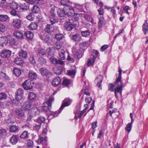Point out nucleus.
I'll return each mask as SVG.
<instances>
[{"instance_id": "1", "label": "nucleus", "mask_w": 148, "mask_h": 148, "mask_svg": "<svg viewBox=\"0 0 148 148\" xmlns=\"http://www.w3.org/2000/svg\"><path fill=\"white\" fill-rule=\"evenodd\" d=\"M119 75L117 78L115 83V85L118 86L115 88L114 90L115 95L116 97H117V93H119L120 95H121L122 90L123 84L121 82L122 70L120 67L119 68Z\"/></svg>"}, {"instance_id": "2", "label": "nucleus", "mask_w": 148, "mask_h": 148, "mask_svg": "<svg viewBox=\"0 0 148 148\" xmlns=\"http://www.w3.org/2000/svg\"><path fill=\"white\" fill-rule=\"evenodd\" d=\"M75 5L74 4H72L70 6H67L64 8V10L65 12L66 16H72L74 14V10L73 8V5Z\"/></svg>"}, {"instance_id": "3", "label": "nucleus", "mask_w": 148, "mask_h": 148, "mask_svg": "<svg viewBox=\"0 0 148 148\" xmlns=\"http://www.w3.org/2000/svg\"><path fill=\"white\" fill-rule=\"evenodd\" d=\"M54 99L53 97H51L45 103L47 105V106H43L42 108V110L46 112L48 111L50 112V108H51V103Z\"/></svg>"}, {"instance_id": "4", "label": "nucleus", "mask_w": 148, "mask_h": 148, "mask_svg": "<svg viewBox=\"0 0 148 148\" xmlns=\"http://www.w3.org/2000/svg\"><path fill=\"white\" fill-rule=\"evenodd\" d=\"M55 10L54 9L52 8L50 11L49 17L50 21L52 24L53 25L58 22L57 18L56 16Z\"/></svg>"}, {"instance_id": "5", "label": "nucleus", "mask_w": 148, "mask_h": 148, "mask_svg": "<svg viewBox=\"0 0 148 148\" xmlns=\"http://www.w3.org/2000/svg\"><path fill=\"white\" fill-rule=\"evenodd\" d=\"M41 38L44 40L47 43L50 44L53 41L52 38L51 37L48 33H45L42 35Z\"/></svg>"}, {"instance_id": "6", "label": "nucleus", "mask_w": 148, "mask_h": 148, "mask_svg": "<svg viewBox=\"0 0 148 148\" xmlns=\"http://www.w3.org/2000/svg\"><path fill=\"white\" fill-rule=\"evenodd\" d=\"M34 83L31 82L29 80H26L22 84L24 89L25 90H29L31 89L33 87Z\"/></svg>"}, {"instance_id": "7", "label": "nucleus", "mask_w": 148, "mask_h": 148, "mask_svg": "<svg viewBox=\"0 0 148 148\" xmlns=\"http://www.w3.org/2000/svg\"><path fill=\"white\" fill-rule=\"evenodd\" d=\"M40 73L42 76L49 77L52 75V73L45 68L42 67L39 70Z\"/></svg>"}, {"instance_id": "8", "label": "nucleus", "mask_w": 148, "mask_h": 148, "mask_svg": "<svg viewBox=\"0 0 148 148\" xmlns=\"http://www.w3.org/2000/svg\"><path fill=\"white\" fill-rule=\"evenodd\" d=\"M11 54V51L8 49H3L1 51L0 56L2 58H8L10 56Z\"/></svg>"}, {"instance_id": "9", "label": "nucleus", "mask_w": 148, "mask_h": 148, "mask_svg": "<svg viewBox=\"0 0 148 148\" xmlns=\"http://www.w3.org/2000/svg\"><path fill=\"white\" fill-rule=\"evenodd\" d=\"M22 21L19 19H15L13 20L12 25L13 27L18 29L21 26Z\"/></svg>"}, {"instance_id": "10", "label": "nucleus", "mask_w": 148, "mask_h": 148, "mask_svg": "<svg viewBox=\"0 0 148 148\" xmlns=\"http://www.w3.org/2000/svg\"><path fill=\"white\" fill-rule=\"evenodd\" d=\"M63 101V102L60 108V110H62L64 107L69 106L72 102V100L69 98H67Z\"/></svg>"}, {"instance_id": "11", "label": "nucleus", "mask_w": 148, "mask_h": 148, "mask_svg": "<svg viewBox=\"0 0 148 148\" xmlns=\"http://www.w3.org/2000/svg\"><path fill=\"white\" fill-rule=\"evenodd\" d=\"M21 107L25 110H29V112L30 114L31 104L30 103L25 102L23 104L21 105Z\"/></svg>"}, {"instance_id": "12", "label": "nucleus", "mask_w": 148, "mask_h": 148, "mask_svg": "<svg viewBox=\"0 0 148 148\" xmlns=\"http://www.w3.org/2000/svg\"><path fill=\"white\" fill-rule=\"evenodd\" d=\"M16 114L20 117L23 116L25 115L24 112L21 108H16L15 110Z\"/></svg>"}, {"instance_id": "13", "label": "nucleus", "mask_w": 148, "mask_h": 148, "mask_svg": "<svg viewBox=\"0 0 148 148\" xmlns=\"http://www.w3.org/2000/svg\"><path fill=\"white\" fill-rule=\"evenodd\" d=\"M7 38L5 37H2L0 38V47H3L5 46L8 42Z\"/></svg>"}, {"instance_id": "14", "label": "nucleus", "mask_w": 148, "mask_h": 148, "mask_svg": "<svg viewBox=\"0 0 148 148\" xmlns=\"http://www.w3.org/2000/svg\"><path fill=\"white\" fill-rule=\"evenodd\" d=\"M61 83V79L59 77H57L53 79L52 84L54 86H57Z\"/></svg>"}, {"instance_id": "15", "label": "nucleus", "mask_w": 148, "mask_h": 148, "mask_svg": "<svg viewBox=\"0 0 148 148\" xmlns=\"http://www.w3.org/2000/svg\"><path fill=\"white\" fill-rule=\"evenodd\" d=\"M28 77L29 79L34 80L36 79L37 75L36 73L33 71H30L29 73Z\"/></svg>"}, {"instance_id": "16", "label": "nucleus", "mask_w": 148, "mask_h": 148, "mask_svg": "<svg viewBox=\"0 0 148 148\" xmlns=\"http://www.w3.org/2000/svg\"><path fill=\"white\" fill-rule=\"evenodd\" d=\"M106 21L102 17H100L99 18V22L98 23V29L100 30V28L105 24Z\"/></svg>"}, {"instance_id": "17", "label": "nucleus", "mask_w": 148, "mask_h": 148, "mask_svg": "<svg viewBox=\"0 0 148 148\" xmlns=\"http://www.w3.org/2000/svg\"><path fill=\"white\" fill-rule=\"evenodd\" d=\"M13 35L15 37L18 39H21L23 38V33L20 31H15L13 33Z\"/></svg>"}, {"instance_id": "18", "label": "nucleus", "mask_w": 148, "mask_h": 148, "mask_svg": "<svg viewBox=\"0 0 148 148\" xmlns=\"http://www.w3.org/2000/svg\"><path fill=\"white\" fill-rule=\"evenodd\" d=\"M13 62L17 65L21 66L23 65V60L19 58H15L13 61Z\"/></svg>"}, {"instance_id": "19", "label": "nucleus", "mask_w": 148, "mask_h": 148, "mask_svg": "<svg viewBox=\"0 0 148 148\" xmlns=\"http://www.w3.org/2000/svg\"><path fill=\"white\" fill-rule=\"evenodd\" d=\"M30 112V113H31L33 115H36L40 114V111L38 108L34 107L31 109Z\"/></svg>"}, {"instance_id": "20", "label": "nucleus", "mask_w": 148, "mask_h": 148, "mask_svg": "<svg viewBox=\"0 0 148 148\" xmlns=\"http://www.w3.org/2000/svg\"><path fill=\"white\" fill-rule=\"evenodd\" d=\"M18 54L20 57L24 58H26L27 56V52L22 49L19 51Z\"/></svg>"}, {"instance_id": "21", "label": "nucleus", "mask_w": 148, "mask_h": 148, "mask_svg": "<svg viewBox=\"0 0 148 148\" xmlns=\"http://www.w3.org/2000/svg\"><path fill=\"white\" fill-rule=\"evenodd\" d=\"M65 52L64 50L61 49L59 50L58 53L59 58L61 60H64L65 58Z\"/></svg>"}, {"instance_id": "22", "label": "nucleus", "mask_w": 148, "mask_h": 148, "mask_svg": "<svg viewBox=\"0 0 148 148\" xmlns=\"http://www.w3.org/2000/svg\"><path fill=\"white\" fill-rule=\"evenodd\" d=\"M65 29L68 31L71 30L74 27V25L71 22H67L64 24Z\"/></svg>"}, {"instance_id": "23", "label": "nucleus", "mask_w": 148, "mask_h": 148, "mask_svg": "<svg viewBox=\"0 0 148 148\" xmlns=\"http://www.w3.org/2000/svg\"><path fill=\"white\" fill-rule=\"evenodd\" d=\"M82 53L81 51L78 50L73 53V56L74 57L78 59L79 58L82 56Z\"/></svg>"}, {"instance_id": "24", "label": "nucleus", "mask_w": 148, "mask_h": 148, "mask_svg": "<svg viewBox=\"0 0 148 148\" xmlns=\"http://www.w3.org/2000/svg\"><path fill=\"white\" fill-rule=\"evenodd\" d=\"M103 77L102 75H100L98 76L97 79V81L98 83L97 85V87L98 88H100L101 89V84L102 82Z\"/></svg>"}, {"instance_id": "25", "label": "nucleus", "mask_w": 148, "mask_h": 148, "mask_svg": "<svg viewBox=\"0 0 148 148\" xmlns=\"http://www.w3.org/2000/svg\"><path fill=\"white\" fill-rule=\"evenodd\" d=\"M29 5L27 3H23L20 5V8L23 10H28L29 8Z\"/></svg>"}, {"instance_id": "26", "label": "nucleus", "mask_w": 148, "mask_h": 148, "mask_svg": "<svg viewBox=\"0 0 148 148\" xmlns=\"http://www.w3.org/2000/svg\"><path fill=\"white\" fill-rule=\"evenodd\" d=\"M10 7L12 9H17L18 8V5L17 3L14 1H12L10 2Z\"/></svg>"}, {"instance_id": "27", "label": "nucleus", "mask_w": 148, "mask_h": 148, "mask_svg": "<svg viewBox=\"0 0 148 148\" xmlns=\"http://www.w3.org/2000/svg\"><path fill=\"white\" fill-rule=\"evenodd\" d=\"M13 73L17 77H19L21 73V70L19 69L15 68L13 69Z\"/></svg>"}, {"instance_id": "28", "label": "nucleus", "mask_w": 148, "mask_h": 148, "mask_svg": "<svg viewBox=\"0 0 148 148\" xmlns=\"http://www.w3.org/2000/svg\"><path fill=\"white\" fill-rule=\"evenodd\" d=\"M36 95L34 93L32 92L29 93L28 97L29 100H34L36 99Z\"/></svg>"}, {"instance_id": "29", "label": "nucleus", "mask_w": 148, "mask_h": 148, "mask_svg": "<svg viewBox=\"0 0 148 148\" xmlns=\"http://www.w3.org/2000/svg\"><path fill=\"white\" fill-rule=\"evenodd\" d=\"M29 29L32 30H35L37 27V25L34 22H32L28 26Z\"/></svg>"}, {"instance_id": "30", "label": "nucleus", "mask_w": 148, "mask_h": 148, "mask_svg": "<svg viewBox=\"0 0 148 148\" xmlns=\"http://www.w3.org/2000/svg\"><path fill=\"white\" fill-rule=\"evenodd\" d=\"M9 18L8 16L7 15H0V21L4 22L6 21Z\"/></svg>"}, {"instance_id": "31", "label": "nucleus", "mask_w": 148, "mask_h": 148, "mask_svg": "<svg viewBox=\"0 0 148 148\" xmlns=\"http://www.w3.org/2000/svg\"><path fill=\"white\" fill-rule=\"evenodd\" d=\"M57 13L58 16L61 17H64L65 15H66L64 8L63 9H59L57 11Z\"/></svg>"}, {"instance_id": "32", "label": "nucleus", "mask_w": 148, "mask_h": 148, "mask_svg": "<svg viewBox=\"0 0 148 148\" xmlns=\"http://www.w3.org/2000/svg\"><path fill=\"white\" fill-rule=\"evenodd\" d=\"M53 29L52 26L50 24L47 25L46 28L45 29V31L48 33H49L53 31Z\"/></svg>"}, {"instance_id": "33", "label": "nucleus", "mask_w": 148, "mask_h": 148, "mask_svg": "<svg viewBox=\"0 0 148 148\" xmlns=\"http://www.w3.org/2000/svg\"><path fill=\"white\" fill-rule=\"evenodd\" d=\"M24 35L26 36V37L29 39H31L33 38V34L30 31H27L24 33Z\"/></svg>"}, {"instance_id": "34", "label": "nucleus", "mask_w": 148, "mask_h": 148, "mask_svg": "<svg viewBox=\"0 0 148 148\" xmlns=\"http://www.w3.org/2000/svg\"><path fill=\"white\" fill-rule=\"evenodd\" d=\"M15 9H12L10 12L12 16H17L18 17H20V15L18 14V12Z\"/></svg>"}, {"instance_id": "35", "label": "nucleus", "mask_w": 148, "mask_h": 148, "mask_svg": "<svg viewBox=\"0 0 148 148\" xmlns=\"http://www.w3.org/2000/svg\"><path fill=\"white\" fill-rule=\"evenodd\" d=\"M7 134V131L6 130L2 129L0 130V137L3 138Z\"/></svg>"}, {"instance_id": "36", "label": "nucleus", "mask_w": 148, "mask_h": 148, "mask_svg": "<svg viewBox=\"0 0 148 148\" xmlns=\"http://www.w3.org/2000/svg\"><path fill=\"white\" fill-rule=\"evenodd\" d=\"M72 38L74 41H79L81 40L80 36L78 34H75L72 36Z\"/></svg>"}, {"instance_id": "37", "label": "nucleus", "mask_w": 148, "mask_h": 148, "mask_svg": "<svg viewBox=\"0 0 148 148\" xmlns=\"http://www.w3.org/2000/svg\"><path fill=\"white\" fill-rule=\"evenodd\" d=\"M143 31L145 34L147 32H148V24L147 22H145L143 26Z\"/></svg>"}, {"instance_id": "38", "label": "nucleus", "mask_w": 148, "mask_h": 148, "mask_svg": "<svg viewBox=\"0 0 148 148\" xmlns=\"http://www.w3.org/2000/svg\"><path fill=\"white\" fill-rule=\"evenodd\" d=\"M62 45L59 41H57L54 45V48L56 49H60L62 47Z\"/></svg>"}, {"instance_id": "39", "label": "nucleus", "mask_w": 148, "mask_h": 148, "mask_svg": "<svg viewBox=\"0 0 148 148\" xmlns=\"http://www.w3.org/2000/svg\"><path fill=\"white\" fill-rule=\"evenodd\" d=\"M18 130V127L15 125L11 126L10 128V131L12 132H16Z\"/></svg>"}, {"instance_id": "40", "label": "nucleus", "mask_w": 148, "mask_h": 148, "mask_svg": "<svg viewBox=\"0 0 148 148\" xmlns=\"http://www.w3.org/2000/svg\"><path fill=\"white\" fill-rule=\"evenodd\" d=\"M7 30V27L5 25L2 24H0V31L4 32Z\"/></svg>"}, {"instance_id": "41", "label": "nucleus", "mask_w": 148, "mask_h": 148, "mask_svg": "<svg viewBox=\"0 0 148 148\" xmlns=\"http://www.w3.org/2000/svg\"><path fill=\"white\" fill-rule=\"evenodd\" d=\"M32 11L35 13H38L40 12V8L38 6L34 5L32 8Z\"/></svg>"}, {"instance_id": "42", "label": "nucleus", "mask_w": 148, "mask_h": 148, "mask_svg": "<svg viewBox=\"0 0 148 148\" xmlns=\"http://www.w3.org/2000/svg\"><path fill=\"white\" fill-rule=\"evenodd\" d=\"M62 110H60H60L59 111H57L54 112L50 111L49 114L51 115H53L54 117H55L57 116L61 112Z\"/></svg>"}, {"instance_id": "43", "label": "nucleus", "mask_w": 148, "mask_h": 148, "mask_svg": "<svg viewBox=\"0 0 148 148\" xmlns=\"http://www.w3.org/2000/svg\"><path fill=\"white\" fill-rule=\"evenodd\" d=\"M27 147L29 148H32L33 146V141L29 139L27 140Z\"/></svg>"}, {"instance_id": "44", "label": "nucleus", "mask_w": 148, "mask_h": 148, "mask_svg": "<svg viewBox=\"0 0 148 148\" xmlns=\"http://www.w3.org/2000/svg\"><path fill=\"white\" fill-rule=\"evenodd\" d=\"M28 133L27 132L24 131L20 136L21 138H28Z\"/></svg>"}, {"instance_id": "45", "label": "nucleus", "mask_w": 148, "mask_h": 148, "mask_svg": "<svg viewBox=\"0 0 148 148\" xmlns=\"http://www.w3.org/2000/svg\"><path fill=\"white\" fill-rule=\"evenodd\" d=\"M104 130L102 129L99 130V133L98 134V138H101L103 136L104 133Z\"/></svg>"}, {"instance_id": "46", "label": "nucleus", "mask_w": 148, "mask_h": 148, "mask_svg": "<svg viewBox=\"0 0 148 148\" xmlns=\"http://www.w3.org/2000/svg\"><path fill=\"white\" fill-rule=\"evenodd\" d=\"M64 35L62 34H56L55 35V37L58 41L62 39Z\"/></svg>"}, {"instance_id": "47", "label": "nucleus", "mask_w": 148, "mask_h": 148, "mask_svg": "<svg viewBox=\"0 0 148 148\" xmlns=\"http://www.w3.org/2000/svg\"><path fill=\"white\" fill-rule=\"evenodd\" d=\"M38 61L40 63V64L42 65H45L46 63V60L42 58H39Z\"/></svg>"}, {"instance_id": "48", "label": "nucleus", "mask_w": 148, "mask_h": 148, "mask_svg": "<svg viewBox=\"0 0 148 148\" xmlns=\"http://www.w3.org/2000/svg\"><path fill=\"white\" fill-rule=\"evenodd\" d=\"M45 120V118L44 117L41 116L39 117L37 120V123H40L41 125L42 123Z\"/></svg>"}, {"instance_id": "49", "label": "nucleus", "mask_w": 148, "mask_h": 148, "mask_svg": "<svg viewBox=\"0 0 148 148\" xmlns=\"http://www.w3.org/2000/svg\"><path fill=\"white\" fill-rule=\"evenodd\" d=\"M95 59L94 58H91L89 59L88 61L87 64L88 66L92 65L95 62Z\"/></svg>"}, {"instance_id": "50", "label": "nucleus", "mask_w": 148, "mask_h": 148, "mask_svg": "<svg viewBox=\"0 0 148 148\" xmlns=\"http://www.w3.org/2000/svg\"><path fill=\"white\" fill-rule=\"evenodd\" d=\"M7 95L4 92H2L0 93V100L6 99L7 98Z\"/></svg>"}, {"instance_id": "51", "label": "nucleus", "mask_w": 148, "mask_h": 148, "mask_svg": "<svg viewBox=\"0 0 148 148\" xmlns=\"http://www.w3.org/2000/svg\"><path fill=\"white\" fill-rule=\"evenodd\" d=\"M81 34L83 36L87 37L89 35L90 32L88 30H86L81 32Z\"/></svg>"}, {"instance_id": "52", "label": "nucleus", "mask_w": 148, "mask_h": 148, "mask_svg": "<svg viewBox=\"0 0 148 148\" xmlns=\"http://www.w3.org/2000/svg\"><path fill=\"white\" fill-rule=\"evenodd\" d=\"M16 94L23 96V90L21 88L18 89L16 92Z\"/></svg>"}, {"instance_id": "53", "label": "nucleus", "mask_w": 148, "mask_h": 148, "mask_svg": "<svg viewBox=\"0 0 148 148\" xmlns=\"http://www.w3.org/2000/svg\"><path fill=\"white\" fill-rule=\"evenodd\" d=\"M115 86L112 84H109L108 86V90L110 92H113L114 90V87Z\"/></svg>"}, {"instance_id": "54", "label": "nucleus", "mask_w": 148, "mask_h": 148, "mask_svg": "<svg viewBox=\"0 0 148 148\" xmlns=\"http://www.w3.org/2000/svg\"><path fill=\"white\" fill-rule=\"evenodd\" d=\"M50 62L52 64H56L57 63V59L53 56H51L49 59Z\"/></svg>"}, {"instance_id": "55", "label": "nucleus", "mask_w": 148, "mask_h": 148, "mask_svg": "<svg viewBox=\"0 0 148 148\" xmlns=\"http://www.w3.org/2000/svg\"><path fill=\"white\" fill-rule=\"evenodd\" d=\"M61 4L63 5H69V0H61Z\"/></svg>"}, {"instance_id": "56", "label": "nucleus", "mask_w": 148, "mask_h": 148, "mask_svg": "<svg viewBox=\"0 0 148 148\" xmlns=\"http://www.w3.org/2000/svg\"><path fill=\"white\" fill-rule=\"evenodd\" d=\"M132 123H128L126 127L125 128L126 130L128 132H130L131 130L132 127Z\"/></svg>"}, {"instance_id": "57", "label": "nucleus", "mask_w": 148, "mask_h": 148, "mask_svg": "<svg viewBox=\"0 0 148 148\" xmlns=\"http://www.w3.org/2000/svg\"><path fill=\"white\" fill-rule=\"evenodd\" d=\"M27 19L29 21H32L34 19V16L33 14L31 13L29 14L27 17Z\"/></svg>"}, {"instance_id": "58", "label": "nucleus", "mask_w": 148, "mask_h": 148, "mask_svg": "<svg viewBox=\"0 0 148 148\" xmlns=\"http://www.w3.org/2000/svg\"><path fill=\"white\" fill-rule=\"evenodd\" d=\"M41 124L40 123H37L33 127V129L36 130H38L40 128Z\"/></svg>"}, {"instance_id": "59", "label": "nucleus", "mask_w": 148, "mask_h": 148, "mask_svg": "<svg viewBox=\"0 0 148 148\" xmlns=\"http://www.w3.org/2000/svg\"><path fill=\"white\" fill-rule=\"evenodd\" d=\"M92 55L94 58H96L99 54V52L96 50H93L92 52Z\"/></svg>"}, {"instance_id": "60", "label": "nucleus", "mask_w": 148, "mask_h": 148, "mask_svg": "<svg viewBox=\"0 0 148 148\" xmlns=\"http://www.w3.org/2000/svg\"><path fill=\"white\" fill-rule=\"evenodd\" d=\"M62 70L61 69H58L57 68H55L54 69V72L57 75H60L62 73Z\"/></svg>"}, {"instance_id": "61", "label": "nucleus", "mask_w": 148, "mask_h": 148, "mask_svg": "<svg viewBox=\"0 0 148 148\" xmlns=\"http://www.w3.org/2000/svg\"><path fill=\"white\" fill-rule=\"evenodd\" d=\"M38 53L39 54L42 55H44L46 54L47 52L46 51L43 49H40L38 51Z\"/></svg>"}, {"instance_id": "62", "label": "nucleus", "mask_w": 148, "mask_h": 148, "mask_svg": "<svg viewBox=\"0 0 148 148\" xmlns=\"http://www.w3.org/2000/svg\"><path fill=\"white\" fill-rule=\"evenodd\" d=\"M0 75L2 77L3 79H5L6 80L9 79V77L4 73H1L0 74Z\"/></svg>"}, {"instance_id": "63", "label": "nucleus", "mask_w": 148, "mask_h": 148, "mask_svg": "<svg viewBox=\"0 0 148 148\" xmlns=\"http://www.w3.org/2000/svg\"><path fill=\"white\" fill-rule=\"evenodd\" d=\"M68 73L69 75H73L75 74V71L74 69L68 71Z\"/></svg>"}, {"instance_id": "64", "label": "nucleus", "mask_w": 148, "mask_h": 148, "mask_svg": "<svg viewBox=\"0 0 148 148\" xmlns=\"http://www.w3.org/2000/svg\"><path fill=\"white\" fill-rule=\"evenodd\" d=\"M97 122L95 121L92 123V127L93 130H94L97 127Z\"/></svg>"}]
</instances>
